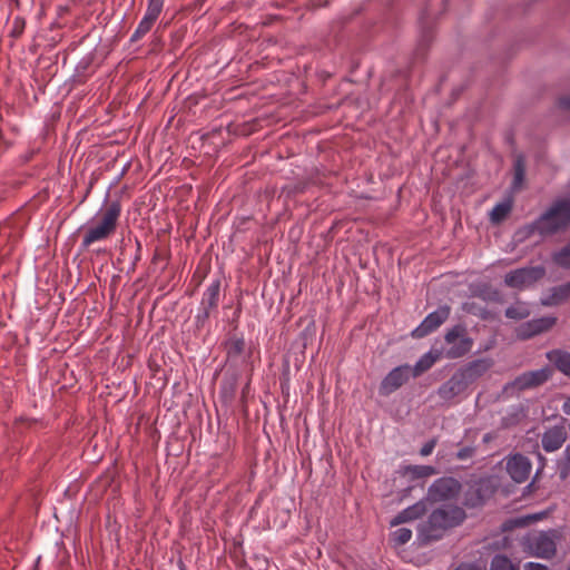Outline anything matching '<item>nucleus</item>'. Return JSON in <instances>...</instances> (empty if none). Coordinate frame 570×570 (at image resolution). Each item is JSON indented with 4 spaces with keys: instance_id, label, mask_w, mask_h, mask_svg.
I'll list each match as a JSON object with an SVG mask.
<instances>
[{
    "instance_id": "nucleus-1",
    "label": "nucleus",
    "mask_w": 570,
    "mask_h": 570,
    "mask_svg": "<svg viewBox=\"0 0 570 570\" xmlns=\"http://www.w3.org/2000/svg\"><path fill=\"white\" fill-rule=\"evenodd\" d=\"M570 224V199H558L537 220L520 233L525 236L539 234L542 237L553 235Z\"/></svg>"
},
{
    "instance_id": "nucleus-2",
    "label": "nucleus",
    "mask_w": 570,
    "mask_h": 570,
    "mask_svg": "<svg viewBox=\"0 0 570 570\" xmlns=\"http://www.w3.org/2000/svg\"><path fill=\"white\" fill-rule=\"evenodd\" d=\"M464 518L465 512L462 508L444 504L430 514L426 525L420 527V535L424 540H436L440 538L439 531L460 524Z\"/></svg>"
},
{
    "instance_id": "nucleus-3",
    "label": "nucleus",
    "mask_w": 570,
    "mask_h": 570,
    "mask_svg": "<svg viewBox=\"0 0 570 570\" xmlns=\"http://www.w3.org/2000/svg\"><path fill=\"white\" fill-rule=\"evenodd\" d=\"M120 213V204L118 202L110 203L98 215L97 224L87 229L82 239V247L87 248L94 243L107 239L116 230Z\"/></svg>"
},
{
    "instance_id": "nucleus-4",
    "label": "nucleus",
    "mask_w": 570,
    "mask_h": 570,
    "mask_svg": "<svg viewBox=\"0 0 570 570\" xmlns=\"http://www.w3.org/2000/svg\"><path fill=\"white\" fill-rule=\"evenodd\" d=\"M525 548L533 557L550 559L557 551V534L553 531L532 534L527 538Z\"/></svg>"
},
{
    "instance_id": "nucleus-5",
    "label": "nucleus",
    "mask_w": 570,
    "mask_h": 570,
    "mask_svg": "<svg viewBox=\"0 0 570 570\" xmlns=\"http://www.w3.org/2000/svg\"><path fill=\"white\" fill-rule=\"evenodd\" d=\"M461 491V484L453 478H440L428 490L426 500L444 502L455 499Z\"/></svg>"
},
{
    "instance_id": "nucleus-6",
    "label": "nucleus",
    "mask_w": 570,
    "mask_h": 570,
    "mask_svg": "<svg viewBox=\"0 0 570 570\" xmlns=\"http://www.w3.org/2000/svg\"><path fill=\"white\" fill-rule=\"evenodd\" d=\"M546 269L542 266H529L518 268L508 273L504 277V283L512 288H525L542 278Z\"/></svg>"
},
{
    "instance_id": "nucleus-7",
    "label": "nucleus",
    "mask_w": 570,
    "mask_h": 570,
    "mask_svg": "<svg viewBox=\"0 0 570 570\" xmlns=\"http://www.w3.org/2000/svg\"><path fill=\"white\" fill-rule=\"evenodd\" d=\"M505 470L515 483L525 482L532 471L531 461L521 453L508 455L505 459Z\"/></svg>"
},
{
    "instance_id": "nucleus-8",
    "label": "nucleus",
    "mask_w": 570,
    "mask_h": 570,
    "mask_svg": "<svg viewBox=\"0 0 570 570\" xmlns=\"http://www.w3.org/2000/svg\"><path fill=\"white\" fill-rule=\"evenodd\" d=\"M450 347L445 351V355L450 358L463 356L471 350L472 341L464 335V328L455 326L445 334L444 337Z\"/></svg>"
},
{
    "instance_id": "nucleus-9",
    "label": "nucleus",
    "mask_w": 570,
    "mask_h": 570,
    "mask_svg": "<svg viewBox=\"0 0 570 570\" xmlns=\"http://www.w3.org/2000/svg\"><path fill=\"white\" fill-rule=\"evenodd\" d=\"M450 315L449 306H440L434 312L430 313L422 323L412 331V336L421 338L435 331L441 324H443Z\"/></svg>"
},
{
    "instance_id": "nucleus-10",
    "label": "nucleus",
    "mask_w": 570,
    "mask_h": 570,
    "mask_svg": "<svg viewBox=\"0 0 570 570\" xmlns=\"http://www.w3.org/2000/svg\"><path fill=\"white\" fill-rule=\"evenodd\" d=\"M412 376V368L409 365H401L393 368L381 382L380 393L389 395L400 389Z\"/></svg>"
},
{
    "instance_id": "nucleus-11",
    "label": "nucleus",
    "mask_w": 570,
    "mask_h": 570,
    "mask_svg": "<svg viewBox=\"0 0 570 570\" xmlns=\"http://www.w3.org/2000/svg\"><path fill=\"white\" fill-rule=\"evenodd\" d=\"M468 386L465 373H454L444 384L439 389V395L443 400H451L461 394Z\"/></svg>"
},
{
    "instance_id": "nucleus-12",
    "label": "nucleus",
    "mask_w": 570,
    "mask_h": 570,
    "mask_svg": "<svg viewBox=\"0 0 570 570\" xmlns=\"http://www.w3.org/2000/svg\"><path fill=\"white\" fill-rule=\"evenodd\" d=\"M551 373L552 371L550 367L527 372L518 376L513 382V385L520 390L534 387L548 381Z\"/></svg>"
},
{
    "instance_id": "nucleus-13",
    "label": "nucleus",
    "mask_w": 570,
    "mask_h": 570,
    "mask_svg": "<svg viewBox=\"0 0 570 570\" xmlns=\"http://www.w3.org/2000/svg\"><path fill=\"white\" fill-rule=\"evenodd\" d=\"M567 439V433L562 426L548 429L541 438L542 448L546 452L559 450Z\"/></svg>"
},
{
    "instance_id": "nucleus-14",
    "label": "nucleus",
    "mask_w": 570,
    "mask_h": 570,
    "mask_svg": "<svg viewBox=\"0 0 570 570\" xmlns=\"http://www.w3.org/2000/svg\"><path fill=\"white\" fill-rule=\"evenodd\" d=\"M570 298V282L554 286L541 297V304L543 306H557Z\"/></svg>"
},
{
    "instance_id": "nucleus-15",
    "label": "nucleus",
    "mask_w": 570,
    "mask_h": 570,
    "mask_svg": "<svg viewBox=\"0 0 570 570\" xmlns=\"http://www.w3.org/2000/svg\"><path fill=\"white\" fill-rule=\"evenodd\" d=\"M426 511V503L424 500H421L416 503H414L411 507H407L406 509L402 510L400 513H397L392 520L391 525L395 527L401 523H405L415 519H419L421 515H423Z\"/></svg>"
},
{
    "instance_id": "nucleus-16",
    "label": "nucleus",
    "mask_w": 570,
    "mask_h": 570,
    "mask_svg": "<svg viewBox=\"0 0 570 570\" xmlns=\"http://www.w3.org/2000/svg\"><path fill=\"white\" fill-rule=\"evenodd\" d=\"M219 288L220 284L218 281L213 282L207 289L205 291L202 299V307L204 309L205 316H208L209 311L217 306L218 297H219Z\"/></svg>"
},
{
    "instance_id": "nucleus-17",
    "label": "nucleus",
    "mask_w": 570,
    "mask_h": 570,
    "mask_svg": "<svg viewBox=\"0 0 570 570\" xmlns=\"http://www.w3.org/2000/svg\"><path fill=\"white\" fill-rule=\"evenodd\" d=\"M547 357L560 372L570 376V353L556 350L547 353Z\"/></svg>"
},
{
    "instance_id": "nucleus-18",
    "label": "nucleus",
    "mask_w": 570,
    "mask_h": 570,
    "mask_svg": "<svg viewBox=\"0 0 570 570\" xmlns=\"http://www.w3.org/2000/svg\"><path fill=\"white\" fill-rule=\"evenodd\" d=\"M512 208L511 200H504L499 204H497L493 209L490 212V219L492 223H500L502 222L508 214L510 213Z\"/></svg>"
},
{
    "instance_id": "nucleus-19",
    "label": "nucleus",
    "mask_w": 570,
    "mask_h": 570,
    "mask_svg": "<svg viewBox=\"0 0 570 570\" xmlns=\"http://www.w3.org/2000/svg\"><path fill=\"white\" fill-rule=\"evenodd\" d=\"M436 361V357L431 353L424 354L412 368V376H419L423 372L428 371Z\"/></svg>"
},
{
    "instance_id": "nucleus-20",
    "label": "nucleus",
    "mask_w": 570,
    "mask_h": 570,
    "mask_svg": "<svg viewBox=\"0 0 570 570\" xmlns=\"http://www.w3.org/2000/svg\"><path fill=\"white\" fill-rule=\"evenodd\" d=\"M490 570H519V567L514 564L508 557L503 554H497L491 561Z\"/></svg>"
},
{
    "instance_id": "nucleus-21",
    "label": "nucleus",
    "mask_w": 570,
    "mask_h": 570,
    "mask_svg": "<svg viewBox=\"0 0 570 570\" xmlns=\"http://www.w3.org/2000/svg\"><path fill=\"white\" fill-rule=\"evenodd\" d=\"M405 472L411 474L413 478L423 479L436 473L435 468L431 465H409Z\"/></svg>"
},
{
    "instance_id": "nucleus-22",
    "label": "nucleus",
    "mask_w": 570,
    "mask_h": 570,
    "mask_svg": "<svg viewBox=\"0 0 570 570\" xmlns=\"http://www.w3.org/2000/svg\"><path fill=\"white\" fill-rule=\"evenodd\" d=\"M540 334L535 320L521 324L517 330V336L521 340L530 338Z\"/></svg>"
},
{
    "instance_id": "nucleus-23",
    "label": "nucleus",
    "mask_w": 570,
    "mask_h": 570,
    "mask_svg": "<svg viewBox=\"0 0 570 570\" xmlns=\"http://www.w3.org/2000/svg\"><path fill=\"white\" fill-rule=\"evenodd\" d=\"M164 6V0H148V6L144 19L154 23L160 14Z\"/></svg>"
},
{
    "instance_id": "nucleus-24",
    "label": "nucleus",
    "mask_w": 570,
    "mask_h": 570,
    "mask_svg": "<svg viewBox=\"0 0 570 570\" xmlns=\"http://www.w3.org/2000/svg\"><path fill=\"white\" fill-rule=\"evenodd\" d=\"M530 315V311L525 305L517 304L505 309V316L512 320H522Z\"/></svg>"
},
{
    "instance_id": "nucleus-25",
    "label": "nucleus",
    "mask_w": 570,
    "mask_h": 570,
    "mask_svg": "<svg viewBox=\"0 0 570 570\" xmlns=\"http://www.w3.org/2000/svg\"><path fill=\"white\" fill-rule=\"evenodd\" d=\"M525 175L524 163L521 157L517 158L514 163V177L512 183L513 189H519L523 183Z\"/></svg>"
},
{
    "instance_id": "nucleus-26",
    "label": "nucleus",
    "mask_w": 570,
    "mask_h": 570,
    "mask_svg": "<svg viewBox=\"0 0 570 570\" xmlns=\"http://www.w3.org/2000/svg\"><path fill=\"white\" fill-rule=\"evenodd\" d=\"M554 262L561 266L570 267V243L553 255Z\"/></svg>"
},
{
    "instance_id": "nucleus-27",
    "label": "nucleus",
    "mask_w": 570,
    "mask_h": 570,
    "mask_svg": "<svg viewBox=\"0 0 570 570\" xmlns=\"http://www.w3.org/2000/svg\"><path fill=\"white\" fill-rule=\"evenodd\" d=\"M412 538V531L409 528H399L392 533V540L395 544L402 546L407 543Z\"/></svg>"
},
{
    "instance_id": "nucleus-28",
    "label": "nucleus",
    "mask_w": 570,
    "mask_h": 570,
    "mask_svg": "<svg viewBox=\"0 0 570 570\" xmlns=\"http://www.w3.org/2000/svg\"><path fill=\"white\" fill-rule=\"evenodd\" d=\"M153 24L154 23H151L148 20L142 18L141 21L139 22L137 29L135 30L134 35L131 36V40L136 41V40L140 39L144 35H146L150 30Z\"/></svg>"
},
{
    "instance_id": "nucleus-29",
    "label": "nucleus",
    "mask_w": 570,
    "mask_h": 570,
    "mask_svg": "<svg viewBox=\"0 0 570 570\" xmlns=\"http://www.w3.org/2000/svg\"><path fill=\"white\" fill-rule=\"evenodd\" d=\"M557 318L553 316H543L540 318H535V323L538 325L539 332H546L556 324Z\"/></svg>"
},
{
    "instance_id": "nucleus-30",
    "label": "nucleus",
    "mask_w": 570,
    "mask_h": 570,
    "mask_svg": "<svg viewBox=\"0 0 570 570\" xmlns=\"http://www.w3.org/2000/svg\"><path fill=\"white\" fill-rule=\"evenodd\" d=\"M244 342L242 340H233L228 344V354L236 355L243 351Z\"/></svg>"
},
{
    "instance_id": "nucleus-31",
    "label": "nucleus",
    "mask_w": 570,
    "mask_h": 570,
    "mask_svg": "<svg viewBox=\"0 0 570 570\" xmlns=\"http://www.w3.org/2000/svg\"><path fill=\"white\" fill-rule=\"evenodd\" d=\"M435 445H436V441H435V440H431V441L426 442V443L421 448V450H420V454H421L422 456H428V455H430V454L433 452V450H434Z\"/></svg>"
},
{
    "instance_id": "nucleus-32",
    "label": "nucleus",
    "mask_w": 570,
    "mask_h": 570,
    "mask_svg": "<svg viewBox=\"0 0 570 570\" xmlns=\"http://www.w3.org/2000/svg\"><path fill=\"white\" fill-rule=\"evenodd\" d=\"M524 570H548L546 566L535 562H528L524 566Z\"/></svg>"
},
{
    "instance_id": "nucleus-33",
    "label": "nucleus",
    "mask_w": 570,
    "mask_h": 570,
    "mask_svg": "<svg viewBox=\"0 0 570 570\" xmlns=\"http://www.w3.org/2000/svg\"><path fill=\"white\" fill-rule=\"evenodd\" d=\"M562 108L570 110V94L560 98Z\"/></svg>"
},
{
    "instance_id": "nucleus-34",
    "label": "nucleus",
    "mask_w": 570,
    "mask_h": 570,
    "mask_svg": "<svg viewBox=\"0 0 570 570\" xmlns=\"http://www.w3.org/2000/svg\"><path fill=\"white\" fill-rule=\"evenodd\" d=\"M562 411L564 414L570 415V396L566 399L562 404Z\"/></svg>"
},
{
    "instance_id": "nucleus-35",
    "label": "nucleus",
    "mask_w": 570,
    "mask_h": 570,
    "mask_svg": "<svg viewBox=\"0 0 570 570\" xmlns=\"http://www.w3.org/2000/svg\"><path fill=\"white\" fill-rule=\"evenodd\" d=\"M454 570H479L473 564H469V563H463V564H460L456 569Z\"/></svg>"
},
{
    "instance_id": "nucleus-36",
    "label": "nucleus",
    "mask_w": 570,
    "mask_h": 570,
    "mask_svg": "<svg viewBox=\"0 0 570 570\" xmlns=\"http://www.w3.org/2000/svg\"><path fill=\"white\" fill-rule=\"evenodd\" d=\"M564 456H566V462H567L568 466L570 468V444L567 445V448L564 450Z\"/></svg>"
},
{
    "instance_id": "nucleus-37",
    "label": "nucleus",
    "mask_w": 570,
    "mask_h": 570,
    "mask_svg": "<svg viewBox=\"0 0 570 570\" xmlns=\"http://www.w3.org/2000/svg\"><path fill=\"white\" fill-rule=\"evenodd\" d=\"M468 454H469V450H468V449H464V450H461V451L459 452L458 456H459L460 459H464V458H466V456H468Z\"/></svg>"
}]
</instances>
